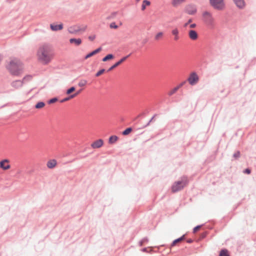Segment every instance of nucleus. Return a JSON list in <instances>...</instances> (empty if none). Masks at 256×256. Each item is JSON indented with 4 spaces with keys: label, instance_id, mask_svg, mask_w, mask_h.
<instances>
[{
    "label": "nucleus",
    "instance_id": "6e6552de",
    "mask_svg": "<svg viewBox=\"0 0 256 256\" xmlns=\"http://www.w3.org/2000/svg\"><path fill=\"white\" fill-rule=\"evenodd\" d=\"M185 12L188 14L194 15L197 12L196 6L192 4H188L185 8Z\"/></svg>",
    "mask_w": 256,
    "mask_h": 256
},
{
    "label": "nucleus",
    "instance_id": "0eeeda50",
    "mask_svg": "<svg viewBox=\"0 0 256 256\" xmlns=\"http://www.w3.org/2000/svg\"><path fill=\"white\" fill-rule=\"evenodd\" d=\"M199 78L198 74L194 72L191 73L188 79L189 84L192 86L196 84Z\"/></svg>",
    "mask_w": 256,
    "mask_h": 256
},
{
    "label": "nucleus",
    "instance_id": "412c9836",
    "mask_svg": "<svg viewBox=\"0 0 256 256\" xmlns=\"http://www.w3.org/2000/svg\"><path fill=\"white\" fill-rule=\"evenodd\" d=\"M150 2L149 0H144L142 2V8L141 10L142 11H144L146 10V6H150Z\"/></svg>",
    "mask_w": 256,
    "mask_h": 256
},
{
    "label": "nucleus",
    "instance_id": "6ab92c4d",
    "mask_svg": "<svg viewBox=\"0 0 256 256\" xmlns=\"http://www.w3.org/2000/svg\"><path fill=\"white\" fill-rule=\"evenodd\" d=\"M185 0H172L171 4L174 7H177L184 2Z\"/></svg>",
    "mask_w": 256,
    "mask_h": 256
},
{
    "label": "nucleus",
    "instance_id": "cd10ccee",
    "mask_svg": "<svg viewBox=\"0 0 256 256\" xmlns=\"http://www.w3.org/2000/svg\"><path fill=\"white\" fill-rule=\"evenodd\" d=\"M45 106V104L44 102H38L36 105L35 107L36 108H42Z\"/></svg>",
    "mask_w": 256,
    "mask_h": 256
},
{
    "label": "nucleus",
    "instance_id": "58836bf2",
    "mask_svg": "<svg viewBox=\"0 0 256 256\" xmlns=\"http://www.w3.org/2000/svg\"><path fill=\"white\" fill-rule=\"evenodd\" d=\"M110 27L111 28H118V26L115 24V23H112L110 25Z\"/></svg>",
    "mask_w": 256,
    "mask_h": 256
},
{
    "label": "nucleus",
    "instance_id": "ddd939ff",
    "mask_svg": "<svg viewBox=\"0 0 256 256\" xmlns=\"http://www.w3.org/2000/svg\"><path fill=\"white\" fill-rule=\"evenodd\" d=\"M130 56V54L127 56H126L124 57H123L122 58H121L118 62H116L114 64L113 66H112L108 70V71H110L112 70L114 68H116V67H117L118 66H119L120 64L122 62H124L126 58H128V56Z\"/></svg>",
    "mask_w": 256,
    "mask_h": 256
},
{
    "label": "nucleus",
    "instance_id": "2eb2a0df",
    "mask_svg": "<svg viewBox=\"0 0 256 256\" xmlns=\"http://www.w3.org/2000/svg\"><path fill=\"white\" fill-rule=\"evenodd\" d=\"M50 28L53 31H56L58 30H61L63 28V25L62 24H50Z\"/></svg>",
    "mask_w": 256,
    "mask_h": 256
},
{
    "label": "nucleus",
    "instance_id": "5701e85b",
    "mask_svg": "<svg viewBox=\"0 0 256 256\" xmlns=\"http://www.w3.org/2000/svg\"><path fill=\"white\" fill-rule=\"evenodd\" d=\"M118 140V137L116 136H112L110 137L108 139V143L110 144H113Z\"/></svg>",
    "mask_w": 256,
    "mask_h": 256
},
{
    "label": "nucleus",
    "instance_id": "a878e982",
    "mask_svg": "<svg viewBox=\"0 0 256 256\" xmlns=\"http://www.w3.org/2000/svg\"><path fill=\"white\" fill-rule=\"evenodd\" d=\"M76 90V88L74 86H72L66 90V94L68 95H70L72 93L74 92Z\"/></svg>",
    "mask_w": 256,
    "mask_h": 256
},
{
    "label": "nucleus",
    "instance_id": "20e7f679",
    "mask_svg": "<svg viewBox=\"0 0 256 256\" xmlns=\"http://www.w3.org/2000/svg\"><path fill=\"white\" fill-rule=\"evenodd\" d=\"M188 184L186 178H183L181 180L176 182L172 185L171 189L172 192H176L182 190Z\"/></svg>",
    "mask_w": 256,
    "mask_h": 256
},
{
    "label": "nucleus",
    "instance_id": "9d476101",
    "mask_svg": "<svg viewBox=\"0 0 256 256\" xmlns=\"http://www.w3.org/2000/svg\"><path fill=\"white\" fill-rule=\"evenodd\" d=\"M171 34L174 36V41H178L180 38V30L178 28H174L171 30Z\"/></svg>",
    "mask_w": 256,
    "mask_h": 256
},
{
    "label": "nucleus",
    "instance_id": "b1692460",
    "mask_svg": "<svg viewBox=\"0 0 256 256\" xmlns=\"http://www.w3.org/2000/svg\"><path fill=\"white\" fill-rule=\"evenodd\" d=\"M178 90V88H177L176 86L173 88L172 89L170 90L168 92V95L170 96H171L173 95L174 94H175Z\"/></svg>",
    "mask_w": 256,
    "mask_h": 256
},
{
    "label": "nucleus",
    "instance_id": "c756f323",
    "mask_svg": "<svg viewBox=\"0 0 256 256\" xmlns=\"http://www.w3.org/2000/svg\"><path fill=\"white\" fill-rule=\"evenodd\" d=\"M96 38V34H92V35H90V36H88V38L90 41L92 42L95 40Z\"/></svg>",
    "mask_w": 256,
    "mask_h": 256
},
{
    "label": "nucleus",
    "instance_id": "c85d7f7f",
    "mask_svg": "<svg viewBox=\"0 0 256 256\" xmlns=\"http://www.w3.org/2000/svg\"><path fill=\"white\" fill-rule=\"evenodd\" d=\"M132 131V129L130 128H127L122 132V134L128 135Z\"/></svg>",
    "mask_w": 256,
    "mask_h": 256
},
{
    "label": "nucleus",
    "instance_id": "393cba45",
    "mask_svg": "<svg viewBox=\"0 0 256 256\" xmlns=\"http://www.w3.org/2000/svg\"><path fill=\"white\" fill-rule=\"evenodd\" d=\"M113 58H114V56L112 54H108L102 58V61L106 62L108 60L112 59Z\"/></svg>",
    "mask_w": 256,
    "mask_h": 256
},
{
    "label": "nucleus",
    "instance_id": "a19ab883",
    "mask_svg": "<svg viewBox=\"0 0 256 256\" xmlns=\"http://www.w3.org/2000/svg\"><path fill=\"white\" fill-rule=\"evenodd\" d=\"M186 83V82L184 81L180 84L176 86L177 88H178V89L180 88L181 87H182Z\"/></svg>",
    "mask_w": 256,
    "mask_h": 256
},
{
    "label": "nucleus",
    "instance_id": "aec40b11",
    "mask_svg": "<svg viewBox=\"0 0 256 256\" xmlns=\"http://www.w3.org/2000/svg\"><path fill=\"white\" fill-rule=\"evenodd\" d=\"M70 44H74L76 46H80L82 44V40L80 38H70Z\"/></svg>",
    "mask_w": 256,
    "mask_h": 256
},
{
    "label": "nucleus",
    "instance_id": "4c0bfd02",
    "mask_svg": "<svg viewBox=\"0 0 256 256\" xmlns=\"http://www.w3.org/2000/svg\"><path fill=\"white\" fill-rule=\"evenodd\" d=\"M206 234H207L206 232H203L202 234H201L200 238L201 239H204V238H206Z\"/></svg>",
    "mask_w": 256,
    "mask_h": 256
},
{
    "label": "nucleus",
    "instance_id": "2f4dec72",
    "mask_svg": "<svg viewBox=\"0 0 256 256\" xmlns=\"http://www.w3.org/2000/svg\"><path fill=\"white\" fill-rule=\"evenodd\" d=\"M192 19H190L188 20V21L187 22H186L184 24V28H187L189 26V25L192 22Z\"/></svg>",
    "mask_w": 256,
    "mask_h": 256
},
{
    "label": "nucleus",
    "instance_id": "c03bdc74",
    "mask_svg": "<svg viewBox=\"0 0 256 256\" xmlns=\"http://www.w3.org/2000/svg\"><path fill=\"white\" fill-rule=\"evenodd\" d=\"M184 236H182L180 238H177L176 240H184Z\"/></svg>",
    "mask_w": 256,
    "mask_h": 256
},
{
    "label": "nucleus",
    "instance_id": "72a5a7b5",
    "mask_svg": "<svg viewBox=\"0 0 256 256\" xmlns=\"http://www.w3.org/2000/svg\"><path fill=\"white\" fill-rule=\"evenodd\" d=\"M80 90H78V91L76 92L70 94V97L74 98L76 97L77 96H78L80 94Z\"/></svg>",
    "mask_w": 256,
    "mask_h": 256
},
{
    "label": "nucleus",
    "instance_id": "a18cd8bd",
    "mask_svg": "<svg viewBox=\"0 0 256 256\" xmlns=\"http://www.w3.org/2000/svg\"><path fill=\"white\" fill-rule=\"evenodd\" d=\"M179 242L180 241H177V240L174 241L172 244V246H174L176 244V243H177L178 242Z\"/></svg>",
    "mask_w": 256,
    "mask_h": 256
},
{
    "label": "nucleus",
    "instance_id": "f3484780",
    "mask_svg": "<svg viewBox=\"0 0 256 256\" xmlns=\"http://www.w3.org/2000/svg\"><path fill=\"white\" fill-rule=\"evenodd\" d=\"M101 50H102L101 48H99L96 49V50L92 52H90L87 55H86L85 56V59L86 60L91 56H94V55L97 54L99 52H100Z\"/></svg>",
    "mask_w": 256,
    "mask_h": 256
},
{
    "label": "nucleus",
    "instance_id": "473e14b6",
    "mask_svg": "<svg viewBox=\"0 0 256 256\" xmlns=\"http://www.w3.org/2000/svg\"><path fill=\"white\" fill-rule=\"evenodd\" d=\"M105 70L104 69H102L100 70H99L96 74V76H100L101 74H104V72Z\"/></svg>",
    "mask_w": 256,
    "mask_h": 256
},
{
    "label": "nucleus",
    "instance_id": "4468645a",
    "mask_svg": "<svg viewBox=\"0 0 256 256\" xmlns=\"http://www.w3.org/2000/svg\"><path fill=\"white\" fill-rule=\"evenodd\" d=\"M22 82L21 80H14L11 83V86L16 90L22 86Z\"/></svg>",
    "mask_w": 256,
    "mask_h": 256
},
{
    "label": "nucleus",
    "instance_id": "dca6fc26",
    "mask_svg": "<svg viewBox=\"0 0 256 256\" xmlns=\"http://www.w3.org/2000/svg\"><path fill=\"white\" fill-rule=\"evenodd\" d=\"M57 164V162L55 160H50L47 162L46 166L49 168H53Z\"/></svg>",
    "mask_w": 256,
    "mask_h": 256
},
{
    "label": "nucleus",
    "instance_id": "4be33fe9",
    "mask_svg": "<svg viewBox=\"0 0 256 256\" xmlns=\"http://www.w3.org/2000/svg\"><path fill=\"white\" fill-rule=\"evenodd\" d=\"M163 36H164L163 32H158L154 36V40L156 41L160 40L162 38Z\"/></svg>",
    "mask_w": 256,
    "mask_h": 256
},
{
    "label": "nucleus",
    "instance_id": "7ed1b4c3",
    "mask_svg": "<svg viewBox=\"0 0 256 256\" xmlns=\"http://www.w3.org/2000/svg\"><path fill=\"white\" fill-rule=\"evenodd\" d=\"M202 18L204 23L210 28L215 26V19L212 14L208 11H204L202 13Z\"/></svg>",
    "mask_w": 256,
    "mask_h": 256
},
{
    "label": "nucleus",
    "instance_id": "9b49d317",
    "mask_svg": "<svg viewBox=\"0 0 256 256\" xmlns=\"http://www.w3.org/2000/svg\"><path fill=\"white\" fill-rule=\"evenodd\" d=\"M104 144V141L102 139H99L93 142L91 144V147L93 148H98L102 147Z\"/></svg>",
    "mask_w": 256,
    "mask_h": 256
},
{
    "label": "nucleus",
    "instance_id": "bb28decb",
    "mask_svg": "<svg viewBox=\"0 0 256 256\" xmlns=\"http://www.w3.org/2000/svg\"><path fill=\"white\" fill-rule=\"evenodd\" d=\"M219 256H230L226 250H222L220 251Z\"/></svg>",
    "mask_w": 256,
    "mask_h": 256
},
{
    "label": "nucleus",
    "instance_id": "a211bd4d",
    "mask_svg": "<svg viewBox=\"0 0 256 256\" xmlns=\"http://www.w3.org/2000/svg\"><path fill=\"white\" fill-rule=\"evenodd\" d=\"M236 6L240 8H242L245 6V2L244 0H234Z\"/></svg>",
    "mask_w": 256,
    "mask_h": 256
},
{
    "label": "nucleus",
    "instance_id": "f8f14e48",
    "mask_svg": "<svg viewBox=\"0 0 256 256\" xmlns=\"http://www.w3.org/2000/svg\"><path fill=\"white\" fill-rule=\"evenodd\" d=\"M188 36L192 40H196L198 38V32L194 30H190L188 32Z\"/></svg>",
    "mask_w": 256,
    "mask_h": 256
},
{
    "label": "nucleus",
    "instance_id": "79ce46f5",
    "mask_svg": "<svg viewBox=\"0 0 256 256\" xmlns=\"http://www.w3.org/2000/svg\"><path fill=\"white\" fill-rule=\"evenodd\" d=\"M244 172L247 174H250V170L248 168H246L244 170Z\"/></svg>",
    "mask_w": 256,
    "mask_h": 256
},
{
    "label": "nucleus",
    "instance_id": "49530a36",
    "mask_svg": "<svg viewBox=\"0 0 256 256\" xmlns=\"http://www.w3.org/2000/svg\"><path fill=\"white\" fill-rule=\"evenodd\" d=\"M136 0L137 2H138V1H140V0Z\"/></svg>",
    "mask_w": 256,
    "mask_h": 256
},
{
    "label": "nucleus",
    "instance_id": "7c9ffc66",
    "mask_svg": "<svg viewBox=\"0 0 256 256\" xmlns=\"http://www.w3.org/2000/svg\"><path fill=\"white\" fill-rule=\"evenodd\" d=\"M72 98H73L70 97V95L68 97L66 98L60 100V102H64L66 101H68Z\"/></svg>",
    "mask_w": 256,
    "mask_h": 256
},
{
    "label": "nucleus",
    "instance_id": "37998d69",
    "mask_svg": "<svg viewBox=\"0 0 256 256\" xmlns=\"http://www.w3.org/2000/svg\"><path fill=\"white\" fill-rule=\"evenodd\" d=\"M240 152H237L234 154V156L236 158L240 156Z\"/></svg>",
    "mask_w": 256,
    "mask_h": 256
},
{
    "label": "nucleus",
    "instance_id": "f704fd0d",
    "mask_svg": "<svg viewBox=\"0 0 256 256\" xmlns=\"http://www.w3.org/2000/svg\"><path fill=\"white\" fill-rule=\"evenodd\" d=\"M201 226H196V227H195V228H194V230H193V232H194V233H196V232L198 231V230H200V228Z\"/></svg>",
    "mask_w": 256,
    "mask_h": 256
},
{
    "label": "nucleus",
    "instance_id": "c9c22d12",
    "mask_svg": "<svg viewBox=\"0 0 256 256\" xmlns=\"http://www.w3.org/2000/svg\"><path fill=\"white\" fill-rule=\"evenodd\" d=\"M57 100H58V99L56 98H52L48 101V104H51L54 103L55 102H57Z\"/></svg>",
    "mask_w": 256,
    "mask_h": 256
},
{
    "label": "nucleus",
    "instance_id": "423d86ee",
    "mask_svg": "<svg viewBox=\"0 0 256 256\" xmlns=\"http://www.w3.org/2000/svg\"><path fill=\"white\" fill-rule=\"evenodd\" d=\"M87 28L86 26H74L68 28V31L70 34H76L80 32H84Z\"/></svg>",
    "mask_w": 256,
    "mask_h": 256
},
{
    "label": "nucleus",
    "instance_id": "1a4fd4ad",
    "mask_svg": "<svg viewBox=\"0 0 256 256\" xmlns=\"http://www.w3.org/2000/svg\"><path fill=\"white\" fill-rule=\"evenodd\" d=\"M10 161L8 159H4L0 161V168L3 170H7L10 168Z\"/></svg>",
    "mask_w": 256,
    "mask_h": 256
},
{
    "label": "nucleus",
    "instance_id": "39448f33",
    "mask_svg": "<svg viewBox=\"0 0 256 256\" xmlns=\"http://www.w3.org/2000/svg\"><path fill=\"white\" fill-rule=\"evenodd\" d=\"M210 5L215 9L222 10L225 8L224 0H210Z\"/></svg>",
    "mask_w": 256,
    "mask_h": 256
},
{
    "label": "nucleus",
    "instance_id": "f257e3e1",
    "mask_svg": "<svg viewBox=\"0 0 256 256\" xmlns=\"http://www.w3.org/2000/svg\"><path fill=\"white\" fill-rule=\"evenodd\" d=\"M50 46L44 44L40 46L37 52L38 61L44 64H48L53 59L54 54L52 52Z\"/></svg>",
    "mask_w": 256,
    "mask_h": 256
},
{
    "label": "nucleus",
    "instance_id": "f03ea898",
    "mask_svg": "<svg viewBox=\"0 0 256 256\" xmlns=\"http://www.w3.org/2000/svg\"><path fill=\"white\" fill-rule=\"evenodd\" d=\"M6 68L12 75L16 76H20L22 70L21 62L19 60L16 58L10 60L6 66Z\"/></svg>",
    "mask_w": 256,
    "mask_h": 256
},
{
    "label": "nucleus",
    "instance_id": "ea45409f",
    "mask_svg": "<svg viewBox=\"0 0 256 256\" xmlns=\"http://www.w3.org/2000/svg\"><path fill=\"white\" fill-rule=\"evenodd\" d=\"M196 26V24H192L189 25L188 26L190 28H194Z\"/></svg>",
    "mask_w": 256,
    "mask_h": 256
},
{
    "label": "nucleus",
    "instance_id": "e433bc0d",
    "mask_svg": "<svg viewBox=\"0 0 256 256\" xmlns=\"http://www.w3.org/2000/svg\"><path fill=\"white\" fill-rule=\"evenodd\" d=\"M86 80H82L78 83V86H82L86 85Z\"/></svg>",
    "mask_w": 256,
    "mask_h": 256
}]
</instances>
